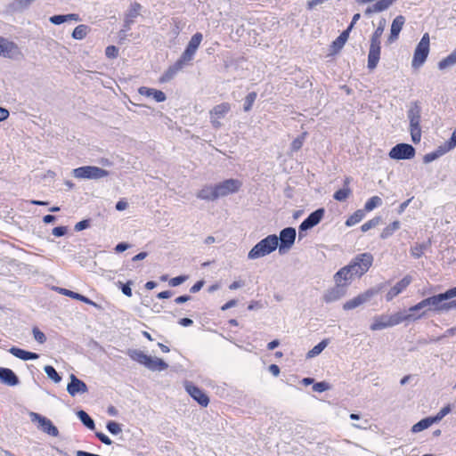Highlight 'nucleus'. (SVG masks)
Wrapping results in <instances>:
<instances>
[{"label":"nucleus","instance_id":"obj_1","mask_svg":"<svg viewBox=\"0 0 456 456\" xmlns=\"http://www.w3.org/2000/svg\"><path fill=\"white\" fill-rule=\"evenodd\" d=\"M203 39V36L201 33H195L189 41L187 47L183 53L180 59L171 67L166 73V79H169L173 77V76L181 70L184 65L194 58V55L200 45Z\"/></svg>","mask_w":456,"mask_h":456},{"label":"nucleus","instance_id":"obj_2","mask_svg":"<svg viewBox=\"0 0 456 456\" xmlns=\"http://www.w3.org/2000/svg\"><path fill=\"white\" fill-rule=\"evenodd\" d=\"M279 246V239L275 234H270L258 241L248 253V259L256 260L274 252Z\"/></svg>","mask_w":456,"mask_h":456},{"label":"nucleus","instance_id":"obj_3","mask_svg":"<svg viewBox=\"0 0 456 456\" xmlns=\"http://www.w3.org/2000/svg\"><path fill=\"white\" fill-rule=\"evenodd\" d=\"M420 114L421 107L419 102L411 103L407 111V117L410 122V134L411 141L418 143L421 140V128H420Z\"/></svg>","mask_w":456,"mask_h":456},{"label":"nucleus","instance_id":"obj_4","mask_svg":"<svg viewBox=\"0 0 456 456\" xmlns=\"http://www.w3.org/2000/svg\"><path fill=\"white\" fill-rule=\"evenodd\" d=\"M429 35L425 33L414 51L413 58L411 61V66L413 69H419L425 63L429 53Z\"/></svg>","mask_w":456,"mask_h":456},{"label":"nucleus","instance_id":"obj_5","mask_svg":"<svg viewBox=\"0 0 456 456\" xmlns=\"http://www.w3.org/2000/svg\"><path fill=\"white\" fill-rule=\"evenodd\" d=\"M373 263V256L370 253H362L357 255L348 265L352 273L356 277L362 276L368 272Z\"/></svg>","mask_w":456,"mask_h":456},{"label":"nucleus","instance_id":"obj_6","mask_svg":"<svg viewBox=\"0 0 456 456\" xmlns=\"http://www.w3.org/2000/svg\"><path fill=\"white\" fill-rule=\"evenodd\" d=\"M73 176L77 179H101L109 175V172L94 166H85L73 169Z\"/></svg>","mask_w":456,"mask_h":456},{"label":"nucleus","instance_id":"obj_7","mask_svg":"<svg viewBox=\"0 0 456 456\" xmlns=\"http://www.w3.org/2000/svg\"><path fill=\"white\" fill-rule=\"evenodd\" d=\"M449 297L445 292L434 295L423 299L426 308L428 313L441 314L447 312L446 300H449Z\"/></svg>","mask_w":456,"mask_h":456},{"label":"nucleus","instance_id":"obj_8","mask_svg":"<svg viewBox=\"0 0 456 456\" xmlns=\"http://www.w3.org/2000/svg\"><path fill=\"white\" fill-rule=\"evenodd\" d=\"M242 186L241 181L238 179H227L216 184L217 198H224L230 194L236 193Z\"/></svg>","mask_w":456,"mask_h":456},{"label":"nucleus","instance_id":"obj_9","mask_svg":"<svg viewBox=\"0 0 456 456\" xmlns=\"http://www.w3.org/2000/svg\"><path fill=\"white\" fill-rule=\"evenodd\" d=\"M29 417L32 422H37L38 428H40L43 432L54 437L59 436L58 428L46 417L33 411L29 412Z\"/></svg>","mask_w":456,"mask_h":456},{"label":"nucleus","instance_id":"obj_10","mask_svg":"<svg viewBox=\"0 0 456 456\" xmlns=\"http://www.w3.org/2000/svg\"><path fill=\"white\" fill-rule=\"evenodd\" d=\"M388 156L395 160L411 159L415 156V149L408 143H398L390 150Z\"/></svg>","mask_w":456,"mask_h":456},{"label":"nucleus","instance_id":"obj_11","mask_svg":"<svg viewBox=\"0 0 456 456\" xmlns=\"http://www.w3.org/2000/svg\"><path fill=\"white\" fill-rule=\"evenodd\" d=\"M323 216H324L323 208H319V209L314 211L313 213H311L308 216V217L306 219H305L299 225V228H298L299 239L305 237V232H306L307 230L317 225L323 218Z\"/></svg>","mask_w":456,"mask_h":456},{"label":"nucleus","instance_id":"obj_12","mask_svg":"<svg viewBox=\"0 0 456 456\" xmlns=\"http://www.w3.org/2000/svg\"><path fill=\"white\" fill-rule=\"evenodd\" d=\"M296 229L292 227H287L281 231L279 239V251L283 253L292 248L296 240Z\"/></svg>","mask_w":456,"mask_h":456},{"label":"nucleus","instance_id":"obj_13","mask_svg":"<svg viewBox=\"0 0 456 456\" xmlns=\"http://www.w3.org/2000/svg\"><path fill=\"white\" fill-rule=\"evenodd\" d=\"M378 293H379L378 289H367L366 291L359 294L358 296L354 297V298L346 301L343 305V309L346 310V311L353 310V309L367 303L368 301H370V298L373 297Z\"/></svg>","mask_w":456,"mask_h":456},{"label":"nucleus","instance_id":"obj_14","mask_svg":"<svg viewBox=\"0 0 456 456\" xmlns=\"http://www.w3.org/2000/svg\"><path fill=\"white\" fill-rule=\"evenodd\" d=\"M231 110V105L228 102H223L215 106L210 110V122L215 128H219L222 126L221 120Z\"/></svg>","mask_w":456,"mask_h":456},{"label":"nucleus","instance_id":"obj_15","mask_svg":"<svg viewBox=\"0 0 456 456\" xmlns=\"http://www.w3.org/2000/svg\"><path fill=\"white\" fill-rule=\"evenodd\" d=\"M20 54V50L15 43L0 37V56L12 59Z\"/></svg>","mask_w":456,"mask_h":456},{"label":"nucleus","instance_id":"obj_16","mask_svg":"<svg viewBox=\"0 0 456 456\" xmlns=\"http://www.w3.org/2000/svg\"><path fill=\"white\" fill-rule=\"evenodd\" d=\"M408 320L410 322H417L420 319L426 318L428 315V311L426 308L425 303L423 299L417 303L416 305L411 306L406 311Z\"/></svg>","mask_w":456,"mask_h":456},{"label":"nucleus","instance_id":"obj_17","mask_svg":"<svg viewBox=\"0 0 456 456\" xmlns=\"http://www.w3.org/2000/svg\"><path fill=\"white\" fill-rule=\"evenodd\" d=\"M186 392L203 407L208 406L209 399L208 395L198 387H195L192 383L186 381L184 383Z\"/></svg>","mask_w":456,"mask_h":456},{"label":"nucleus","instance_id":"obj_18","mask_svg":"<svg viewBox=\"0 0 456 456\" xmlns=\"http://www.w3.org/2000/svg\"><path fill=\"white\" fill-rule=\"evenodd\" d=\"M69 383L67 386V391L71 396L86 394L88 391L86 384L77 379L74 374L69 376Z\"/></svg>","mask_w":456,"mask_h":456},{"label":"nucleus","instance_id":"obj_19","mask_svg":"<svg viewBox=\"0 0 456 456\" xmlns=\"http://www.w3.org/2000/svg\"><path fill=\"white\" fill-rule=\"evenodd\" d=\"M411 282L410 275L404 276L395 286H393L386 295L387 301H391L394 297L402 293Z\"/></svg>","mask_w":456,"mask_h":456},{"label":"nucleus","instance_id":"obj_20","mask_svg":"<svg viewBox=\"0 0 456 456\" xmlns=\"http://www.w3.org/2000/svg\"><path fill=\"white\" fill-rule=\"evenodd\" d=\"M355 277L356 276L352 273L350 267L346 265L335 273L334 281L337 285H342L344 288H346Z\"/></svg>","mask_w":456,"mask_h":456},{"label":"nucleus","instance_id":"obj_21","mask_svg":"<svg viewBox=\"0 0 456 456\" xmlns=\"http://www.w3.org/2000/svg\"><path fill=\"white\" fill-rule=\"evenodd\" d=\"M0 382L9 387L19 385L18 376L9 368L0 367Z\"/></svg>","mask_w":456,"mask_h":456},{"label":"nucleus","instance_id":"obj_22","mask_svg":"<svg viewBox=\"0 0 456 456\" xmlns=\"http://www.w3.org/2000/svg\"><path fill=\"white\" fill-rule=\"evenodd\" d=\"M138 93L142 96L152 98L157 102H163L167 100L165 93L155 88L141 86L138 88Z\"/></svg>","mask_w":456,"mask_h":456},{"label":"nucleus","instance_id":"obj_23","mask_svg":"<svg viewBox=\"0 0 456 456\" xmlns=\"http://www.w3.org/2000/svg\"><path fill=\"white\" fill-rule=\"evenodd\" d=\"M380 58V44L371 43L370 45L369 54H368V68L374 69Z\"/></svg>","mask_w":456,"mask_h":456},{"label":"nucleus","instance_id":"obj_24","mask_svg":"<svg viewBox=\"0 0 456 456\" xmlns=\"http://www.w3.org/2000/svg\"><path fill=\"white\" fill-rule=\"evenodd\" d=\"M58 292L61 295H64L66 297H71L73 299H77V300H79L81 302H84L87 305H90L99 310L102 309V306L100 305H98L97 303L92 301L91 299H89L88 297L81 295V294H78L77 292H74L72 290H69V289H63V288H58L57 289Z\"/></svg>","mask_w":456,"mask_h":456},{"label":"nucleus","instance_id":"obj_25","mask_svg":"<svg viewBox=\"0 0 456 456\" xmlns=\"http://www.w3.org/2000/svg\"><path fill=\"white\" fill-rule=\"evenodd\" d=\"M346 294V288L342 285H337L330 289L327 290L323 296V299L326 303L335 302L340 299Z\"/></svg>","mask_w":456,"mask_h":456},{"label":"nucleus","instance_id":"obj_26","mask_svg":"<svg viewBox=\"0 0 456 456\" xmlns=\"http://www.w3.org/2000/svg\"><path fill=\"white\" fill-rule=\"evenodd\" d=\"M197 198L203 200H208V201L216 200L218 198H217V194H216V184L203 186L197 192Z\"/></svg>","mask_w":456,"mask_h":456},{"label":"nucleus","instance_id":"obj_27","mask_svg":"<svg viewBox=\"0 0 456 456\" xmlns=\"http://www.w3.org/2000/svg\"><path fill=\"white\" fill-rule=\"evenodd\" d=\"M405 19L403 16L399 15L395 17L391 25V32L388 37L389 42H394L398 38V36L403 27Z\"/></svg>","mask_w":456,"mask_h":456},{"label":"nucleus","instance_id":"obj_28","mask_svg":"<svg viewBox=\"0 0 456 456\" xmlns=\"http://www.w3.org/2000/svg\"><path fill=\"white\" fill-rule=\"evenodd\" d=\"M390 328L387 314H379L372 317L370 330L371 331H378Z\"/></svg>","mask_w":456,"mask_h":456},{"label":"nucleus","instance_id":"obj_29","mask_svg":"<svg viewBox=\"0 0 456 456\" xmlns=\"http://www.w3.org/2000/svg\"><path fill=\"white\" fill-rule=\"evenodd\" d=\"M168 364L159 357L149 356L145 368L151 371H162L167 370Z\"/></svg>","mask_w":456,"mask_h":456},{"label":"nucleus","instance_id":"obj_30","mask_svg":"<svg viewBox=\"0 0 456 456\" xmlns=\"http://www.w3.org/2000/svg\"><path fill=\"white\" fill-rule=\"evenodd\" d=\"M80 17L77 13H69L65 15H53L50 17L49 20L54 25H61L64 22H77L80 21Z\"/></svg>","mask_w":456,"mask_h":456},{"label":"nucleus","instance_id":"obj_31","mask_svg":"<svg viewBox=\"0 0 456 456\" xmlns=\"http://www.w3.org/2000/svg\"><path fill=\"white\" fill-rule=\"evenodd\" d=\"M9 352L15 357L23 360V361H28V360H36L39 356L36 353L28 352L26 350H23L21 348L18 347H11L9 349Z\"/></svg>","mask_w":456,"mask_h":456},{"label":"nucleus","instance_id":"obj_32","mask_svg":"<svg viewBox=\"0 0 456 456\" xmlns=\"http://www.w3.org/2000/svg\"><path fill=\"white\" fill-rule=\"evenodd\" d=\"M126 354L133 361L138 362L139 364L144 367L146 366V363L150 356L139 349H128Z\"/></svg>","mask_w":456,"mask_h":456},{"label":"nucleus","instance_id":"obj_33","mask_svg":"<svg viewBox=\"0 0 456 456\" xmlns=\"http://www.w3.org/2000/svg\"><path fill=\"white\" fill-rule=\"evenodd\" d=\"M390 328L403 322H410L406 312H396L393 314H387Z\"/></svg>","mask_w":456,"mask_h":456},{"label":"nucleus","instance_id":"obj_34","mask_svg":"<svg viewBox=\"0 0 456 456\" xmlns=\"http://www.w3.org/2000/svg\"><path fill=\"white\" fill-rule=\"evenodd\" d=\"M350 31L346 28L343 31L332 43V48L335 53L338 52L343 48L346 42L348 39Z\"/></svg>","mask_w":456,"mask_h":456},{"label":"nucleus","instance_id":"obj_35","mask_svg":"<svg viewBox=\"0 0 456 456\" xmlns=\"http://www.w3.org/2000/svg\"><path fill=\"white\" fill-rule=\"evenodd\" d=\"M329 345V339L322 340L318 345L314 346L306 354V358L311 359L318 356Z\"/></svg>","mask_w":456,"mask_h":456},{"label":"nucleus","instance_id":"obj_36","mask_svg":"<svg viewBox=\"0 0 456 456\" xmlns=\"http://www.w3.org/2000/svg\"><path fill=\"white\" fill-rule=\"evenodd\" d=\"M434 423L435 421L432 419V417L423 419L412 426L411 432L419 433L422 430L428 428Z\"/></svg>","mask_w":456,"mask_h":456},{"label":"nucleus","instance_id":"obj_37","mask_svg":"<svg viewBox=\"0 0 456 456\" xmlns=\"http://www.w3.org/2000/svg\"><path fill=\"white\" fill-rule=\"evenodd\" d=\"M456 64V53L452 51L447 57L444 58L438 62V69L441 70L446 69Z\"/></svg>","mask_w":456,"mask_h":456},{"label":"nucleus","instance_id":"obj_38","mask_svg":"<svg viewBox=\"0 0 456 456\" xmlns=\"http://www.w3.org/2000/svg\"><path fill=\"white\" fill-rule=\"evenodd\" d=\"M364 216L365 211L363 209H358L346 219V225L349 227L354 226L360 223L364 218Z\"/></svg>","mask_w":456,"mask_h":456},{"label":"nucleus","instance_id":"obj_39","mask_svg":"<svg viewBox=\"0 0 456 456\" xmlns=\"http://www.w3.org/2000/svg\"><path fill=\"white\" fill-rule=\"evenodd\" d=\"M89 31L90 28L88 26L80 24L74 28L72 32V37L76 40H82L87 36Z\"/></svg>","mask_w":456,"mask_h":456},{"label":"nucleus","instance_id":"obj_40","mask_svg":"<svg viewBox=\"0 0 456 456\" xmlns=\"http://www.w3.org/2000/svg\"><path fill=\"white\" fill-rule=\"evenodd\" d=\"M386 26H387L386 20L381 19L379 22L378 28H376V30L373 32V34L371 36V38H370L371 43L380 44V37L385 30Z\"/></svg>","mask_w":456,"mask_h":456},{"label":"nucleus","instance_id":"obj_41","mask_svg":"<svg viewBox=\"0 0 456 456\" xmlns=\"http://www.w3.org/2000/svg\"><path fill=\"white\" fill-rule=\"evenodd\" d=\"M430 246V240L425 243H417L411 248V255L415 258H419L424 251Z\"/></svg>","mask_w":456,"mask_h":456},{"label":"nucleus","instance_id":"obj_42","mask_svg":"<svg viewBox=\"0 0 456 456\" xmlns=\"http://www.w3.org/2000/svg\"><path fill=\"white\" fill-rule=\"evenodd\" d=\"M400 222L394 221L389 225L385 227L380 233V238L385 240L393 235V233L400 228Z\"/></svg>","mask_w":456,"mask_h":456},{"label":"nucleus","instance_id":"obj_43","mask_svg":"<svg viewBox=\"0 0 456 456\" xmlns=\"http://www.w3.org/2000/svg\"><path fill=\"white\" fill-rule=\"evenodd\" d=\"M142 6L138 3H134L131 4L128 12L126 14V23H132L133 20L140 15Z\"/></svg>","mask_w":456,"mask_h":456},{"label":"nucleus","instance_id":"obj_44","mask_svg":"<svg viewBox=\"0 0 456 456\" xmlns=\"http://www.w3.org/2000/svg\"><path fill=\"white\" fill-rule=\"evenodd\" d=\"M78 419L81 420V422L90 430H94L95 428L94 421L93 419L85 411H78L77 413Z\"/></svg>","mask_w":456,"mask_h":456},{"label":"nucleus","instance_id":"obj_45","mask_svg":"<svg viewBox=\"0 0 456 456\" xmlns=\"http://www.w3.org/2000/svg\"><path fill=\"white\" fill-rule=\"evenodd\" d=\"M382 204V200L381 198H379V196H373L371 198H370L367 202L365 203V206H364V211H367V212H370L372 211L374 208L381 206Z\"/></svg>","mask_w":456,"mask_h":456},{"label":"nucleus","instance_id":"obj_46","mask_svg":"<svg viewBox=\"0 0 456 456\" xmlns=\"http://www.w3.org/2000/svg\"><path fill=\"white\" fill-rule=\"evenodd\" d=\"M396 0H379L373 4V11L380 12L387 10Z\"/></svg>","mask_w":456,"mask_h":456},{"label":"nucleus","instance_id":"obj_47","mask_svg":"<svg viewBox=\"0 0 456 456\" xmlns=\"http://www.w3.org/2000/svg\"><path fill=\"white\" fill-rule=\"evenodd\" d=\"M44 370L47 377L52 379L55 383H59L61 380V376L58 374V372L55 370V369L51 365H46L44 368Z\"/></svg>","mask_w":456,"mask_h":456},{"label":"nucleus","instance_id":"obj_48","mask_svg":"<svg viewBox=\"0 0 456 456\" xmlns=\"http://www.w3.org/2000/svg\"><path fill=\"white\" fill-rule=\"evenodd\" d=\"M351 194V190L348 187H344L337 191L333 197L338 201H345Z\"/></svg>","mask_w":456,"mask_h":456},{"label":"nucleus","instance_id":"obj_49","mask_svg":"<svg viewBox=\"0 0 456 456\" xmlns=\"http://www.w3.org/2000/svg\"><path fill=\"white\" fill-rule=\"evenodd\" d=\"M305 136H306V133L305 132L302 134V135H300L293 140V142H291V145H290V149L292 151H297L302 148L305 139Z\"/></svg>","mask_w":456,"mask_h":456},{"label":"nucleus","instance_id":"obj_50","mask_svg":"<svg viewBox=\"0 0 456 456\" xmlns=\"http://www.w3.org/2000/svg\"><path fill=\"white\" fill-rule=\"evenodd\" d=\"M108 431L112 435H118L122 432L121 425L115 421H109L106 426Z\"/></svg>","mask_w":456,"mask_h":456},{"label":"nucleus","instance_id":"obj_51","mask_svg":"<svg viewBox=\"0 0 456 456\" xmlns=\"http://www.w3.org/2000/svg\"><path fill=\"white\" fill-rule=\"evenodd\" d=\"M379 223H380V217L372 218V219L369 220L368 222L364 223L361 226V230H362V232H365L370 230L371 228H374L377 225H379Z\"/></svg>","mask_w":456,"mask_h":456},{"label":"nucleus","instance_id":"obj_52","mask_svg":"<svg viewBox=\"0 0 456 456\" xmlns=\"http://www.w3.org/2000/svg\"><path fill=\"white\" fill-rule=\"evenodd\" d=\"M451 411H452L451 406L446 405V406L443 407L435 417H432V419H434L435 423L438 422L444 417H445L447 414H449L451 412Z\"/></svg>","mask_w":456,"mask_h":456},{"label":"nucleus","instance_id":"obj_53","mask_svg":"<svg viewBox=\"0 0 456 456\" xmlns=\"http://www.w3.org/2000/svg\"><path fill=\"white\" fill-rule=\"evenodd\" d=\"M256 98V93H254V92H253V93L248 94L246 96V99H245V105H244V110H245V111H248V110L251 109V107H252V105H253V103H254V102H255Z\"/></svg>","mask_w":456,"mask_h":456},{"label":"nucleus","instance_id":"obj_54","mask_svg":"<svg viewBox=\"0 0 456 456\" xmlns=\"http://www.w3.org/2000/svg\"><path fill=\"white\" fill-rule=\"evenodd\" d=\"M330 385L325 381L317 382L313 386L314 391L318 392V393L327 391L330 389Z\"/></svg>","mask_w":456,"mask_h":456},{"label":"nucleus","instance_id":"obj_55","mask_svg":"<svg viewBox=\"0 0 456 456\" xmlns=\"http://www.w3.org/2000/svg\"><path fill=\"white\" fill-rule=\"evenodd\" d=\"M187 280V276L181 275L177 277H174L169 280L168 283L171 287H177L183 283Z\"/></svg>","mask_w":456,"mask_h":456},{"label":"nucleus","instance_id":"obj_56","mask_svg":"<svg viewBox=\"0 0 456 456\" xmlns=\"http://www.w3.org/2000/svg\"><path fill=\"white\" fill-rule=\"evenodd\" d=\"M105 54L108 58L114 59L118 54V49L114 45H109L105 49Z\"/></svg>","mask_w":456,"mask_h":456},{"label":"nucleus","instance_id":"obj_57","mask_svg":"<svg viewBox=\"0 0 456 456\" xmlns=\"http://www.w3.org/2000/svg\"><path fill=\"white\" fill-rule=\"evenodd\" d=\"M453 148L445 142L443 145H440L436 150V152L437 153L438 157L444 155Z\"/></svg>","mask_w":456,"mask_h":456},{"label":"nucleus","instance_id":"obj_58","mask_svg":"<svg viewBox=\"0 0 456 456\" xmlns=\"http://www.w3.org/2000/svg\"><path fill=\"white\" fill-rule=\"evenodd\" d=\"M33 335L34 338L40 344L45 343L46 340L45 335L37 328L33 329Z\"/></svg>","mask_w":456,"mask_h":456},{"label":"nucleus","instance_id":"obj_59","mask_svg":"<svg viewBox=\"0 0 456 456\" xmlns=\"http://www.w3.org/2000/svg\"><path fill=\"white\" fill-rule=\"evenodd\" d=\"M132 284H133V282L131 281H128L126 284H122V286H121L122 293L128 297H132V289H131Z\"/></svg>","mask_w":456,"mask_h":456},{"label":"nucleus","instance_id":"obj_60","mask_svg":"<svg viewBox=\"0 0 456 456\" xmlns=\"http://www.w3.org/2000/svg\"><path fill=\"white\" fill-rule=\"evenodd\" d=\"M53 234L56 237H61L66 234L67 227L65 226H58L53 229Z\"/></svg>","mask_w":456,"mask_h":456},{"label":"nucleus","instance_id":"obj_61","mask_svg":"<svg viewBox=\"0 0 456 456\" xmlns=\"http://www.w3.org/2000/svg\"><path fill=\"white\" fill-rule=\"evenodd\" d=\"M95 436L99 438V440L106 444V445H110L112 444V441L103 433H101V432H97L95 434Z\"/></svg>","mask_w":456,"mask_h":456},{"label":"nucleus","instance_id":"obj_62","mask_svg":"<svg viewBox=\"0 0 456 456\" xmlns=\"http://www.w3.org/2000/svg\"><path fill=\"white\" fill-rule=\"evenodd\" d=\"M438 155L437 153L435 151H432V152H429L428 154H426L423 158V160L425 163H430L434 160H436V159H438Z\"/></svg>","mask_w":456,"mask_h":456},{"label":"nucleus","instance_id":"obj_63","mask_svg":"<svg viewBox=\"0 0 456 456\" xmlns=\"http://www.w3.org/2000/svg\"><path fill=\"white\" fill-rule=\"evenodd\" d=\"M89 226V223L87 220H83L76 224L75 230L79 232L84 229H86Z\"/></svg>","mask_w":456,"mask_h":456},{"label":"nucleus","instance_id":"obj_64","mask_svg":"<svg viewBox=\"0 0 456 456\" xmlns=\"http://www.w3.org/2000/svg\"><path fill=\"white\" fill-rule=\"evenodd\" d=\"M10 116L7 109L0 107V122L6 120Z\"/></svg>","mask_w":456,"mask_h":456}]
</instances>
